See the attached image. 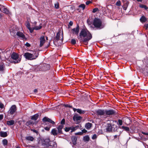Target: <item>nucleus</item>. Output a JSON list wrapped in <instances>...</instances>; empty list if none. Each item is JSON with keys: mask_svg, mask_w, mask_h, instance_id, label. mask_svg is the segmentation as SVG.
Wrapping results in <instances>:
<instances>
[{"mask_svg": "<svg viewBox=\"0 0 148 148\" xmlns=\"http://www.w3.org/2000/svg\"><path fill=\"white\" fill-rule=\"evenodd\" d=\"M45 129L46 130L49 131L50 130V127H46L45 128Z\"/></svg>", "mask_w": 148, "mask_h": 148, "instance_id": "nucleus-51", "label": "nucleus"}, {"mask_svg": "<svg viewBox=\"0 0 148 148\" xmlns=\"http://www.w3.org/2000/svg\"><path fill=\"white\" fill-rule=\"evenodd\" d=\"M90 139V138L88 135L85 136L83 137V140L85 141H88Z\"/></svg>", "mask_w": 148, "mask_h": 148, "instance_id": "nucleus-24", "label": "nucleus"}, {"mask_svg": "<svg viewBox=\"0 0 148 148\" xmlns=\"http://www.w3.org/2000/svg\"><path fill=\"white\" fill-rule=\"evenodd\" d=\"M47 140V141L48 142H49V140Z\"/></svg>", "mask_w": 148, "mask_h": 148, "instance_id": "nucleus-64", "label": "nucleus"}, {"mask_svg": "<svg viewBox=\"0 0 148 148\" xmlns=\"http://www.w3.org/2000/svg\"><path fill=\"white\" fill-rule=\"evenodd\" d=\"M25 45L26 46L28 47H30V44L27 42L25 44Z\"/></svg>", "mask_w": 148, "mask_h": 148, "instance_id": "nucleus-49", "label": "nucleus"}, {"mask_svg": "<svg viewBox=\"0 0 148 148\" xmlns=\"http://www.w3.org/2000/svg\"><path fill=\"white\" fill-rule=\"evenodd\" d=\"M77 112L80 114H83L86 112V111L85 110H83L81 109H78Z\"/></svg>", "mask_w": 148, "mask_h": 148, "instance_id": "nucleus-29", "label": "nucleus"}, {"mask_svg": "<svg viewBox=\"0 0 148 148\" xmlns=\"http://www.w3.org/2000/svg\"><path fill=\"white\" fill-rule=\"evenodd\" d=\"M26 139L28 140L31 141H33L34 140V138L33 137L31 136H28L26 137Z\"/></svg>", "mask_w": 148, "mask_h": 148, "instance_id": "nucleus-28", "label": "nucleus"}, {"mask_svg": "<svg viewBox=\"0 0 148 148\" xmlns=\"http://www.w3.org/2000/svg\"><path fill=\"white\" fill-rule=\"evenodd\" d=\"M97 138V135L96 134H94L92 136V139H95Z\"/></svg>", "mask_w": 148, "mask_h": 148, "instance_id": "nucleus-46", "label": "nucleus"}, {"mask_svg": "<svg viewBox=\"0 0 148 148\" xmlns=\"http://www.w3.org/2000/svg\"><path fill=\"white\" fill-rule=\"evenodd\" d=\"M92 124L90 123H88L86 124L85 127L87 129H89L92 127Z\"/></svg>", "mask_w": 148, "mask_h": 148, "instance_id": "nucleus-16", "label": "nucleus"}, {"mask_svg": "<svg viewBox=\"0 0 148 148\" xmlns=\"http://www.w3.org/2000/svg\"><path fill=\"white\" fill-rule=\"evenodd\" d=\"M72 142L74 145L77 143V138L75 136H73L71 138Z\"/></svg>", "mask_w": 148, "mask_h": 148, "instance_id": "nucleus-18", "label": "nucleus"}, {"mask_svg": "<svg viewBox=\"0 0 148 148\" xmlns=\"http://www.w3.org/2000/svg\"><path fill=\"white\" fill-rule=\"evenodd\" d=\"M4 107V105L1 103H0V108L2 109Z\"/></svg>", "mask_w": 148, "mask_h": 148, "instance_id": "nucleus-44", "label": "nucleus"}, {"mask_svg": "<svg viewBox=\"0 0 148 148\" xmlns=\"http://www.w3.org/2000/svg\"><path fill=\"white\" fill-rule=\"evenodd\" d=\"M34 124V123L31 120L29 121L28 122H27L26 123V124L27 125H33Z\"/></svg>", "mask_w": 148, "mask_h": 148, "instance_id": "nucleus-33", "label": "nucleus"}, {"mask_svg": "<svg viewBox=\"0 0 148 148\" xmlns=\"http://www.w3.org/2000/svg\"><path fill=\"white\" fill-rule=\"evenodd\" d=\"M4 66L3 64H0V71L3 72L4 70Z\"/></svg>", "mask_w": 148, "mask_h": 148, "instance_id": "nucleus-26", "label": "nucleus"}, {"mask_svg": "<svg viewBox=\"0 0 148 148\" xmlns=\"http://www.w3.org/2000/svg\"><path fill=\"white\" fill-rule=\"evenodd\" d=\"M116 5L118 6H120L121 5V2L120 1H118L116 3Z\"/></svg>", "mask_w": 148, "mask_h": 148, "instance_id": "nucleus-40", "label": "nucleus"}, {"mask_svg": "<svg viewBox=\"0 0 148 148\" xmlns=\"http://www.w3.org/2000/svg\"><path fill=\"white\" fill-rule=\"evenodd\" d=\"M78 37L80 41L86 42L91 39L92 36L86 29H83L80 32Z\"/></svg>", "mask_w": 148, "mask_h": 148, "instance_id": "nucleus-1", "label": "nucleus"}, {"mask_svg": "<svg viewBox=\"0 0 148 148\" xmlns=\"http://www.w3.org/2000/svg\"><path fill=\"white\" fill-rule=\"evenodd\" d=\"M65 119H63L61 122V124H62V125L64 124H65Z\"/></svg>", "mask_w": 148, "mask_h": 148, "instance_id": "nucleus-43", "label": "nucleus"}, {"mask_svg": "<svg viewBox=\"0 0 148 148\" xmlns=\"http://www.w3.org/2000/svg\"><path fill=\"white\" fill-rule=\"evenodd\" d=\"M0 135L1 137H5L7 136V134L6 132H1Z\"/></svg>", "mask_w": 148, "mask_h": 148, "instance_id": "nucleus-19", "label": "nucleus"}, {"mask_svg": "<svg viewBox=\"0 0 148 148\" xmlns=\"http://www.w3.org/2000/svg\"><path fill=\"white\" fill-rule=\"evenodd\" d=\"M40 47H42L45 42V37L44 36H42L40 38Z\"/></svg>", "mask_w": 148, "mask_h": 148, "instance_id": "nucleus-11", "label": "nucleus"}, {"mask_svg": "<svg viewBox=\"0 0 148 148\" xmlns=\"http://www.w3.org/2000/svg\"><path fill=\"white\" fill-rule=\"evenodd\" d=\"M105 110L99 109L96 111V114L98 117L102 119L106 118Z\"/></svg>", "mask_w": 148, "mask_h": 148, "instance_id": "nucleus-3", "label": "nucleus"}, {"mask_svg": "<svg viewBox=\"0 0 148 148\" xmlns=\"http://www.w3.org/2000/svg\"><path fill=\"white\" fill-rule=\"evenodd\" d=\"M91 3V1H89L86 2V4L87 5H88Z\"/></svg>", "mask_w": 148, "mask_h": 148, "instance_id": "nucleus-48", "label": "nucleus"}, {"mask_svg": "<svg viewBox=\"0 0 148 148\" xmlns=\"http://www.w3.org/2000/svg\"><path fill=\"white\" fill-rule=\"evenodd\" d=\"M82 119V117L81 116L75 115L73 117V119L74 121L79 120H81Z\"/></svg>", "mask_w": 148, "mask_h": 148, "instance_id": "nucleus-20", "label": "nucleus"}, {"mask_svg": "<svg viewBox=\"0 0 148 148\" xmlns=\"http://www.w3.org/2000/svg\"><path fill=\"white\" fill-rule=\"evenodd\" d=\"M38 53L35 51H32L30 53L26 52L23 55L26 59L29 60H35L38 57Z\"/></svg>", "mask_w": 148, "mask_h": 148, "instance_id": "nucleus-2", "label": "nucleus"}, {"mask_svg": "<svg viewBox=\"0 0 148 148\" xmlns=\"http://www.w3.org/2000/svg\"><path fill=\"white\" fill-rule=\"evenodd\" d=\"M79 7L82 8L83 10H84L85 8V5L84 4H81L79 6Z\"/></svg>", "mask_w": 148, "mask_h": 148, "instance_id": "nucleus-35", "label": "nucleus"}, {"mask_svg": "<svg viewBox=\"0 0 148 148\" xmlns=\"http://www.w3.org/2000/svg\"><path fill=\"white\" fill-rule=\"evenodd\" d=\"M139 7H140V8H144L145 10H147L148 9V8L147 6H146V5H143L142 4H140L139 5Z\"/></svg>", "mask_w": 148, "mask_h": 148, "instance_id": "nucleus-31", "label": "nucleus"}, {"mask_svg": "<svg viewBox=\"0 0 148 148\" xmlns=\"http://www.w3.org/2000/svg\"><path fill=\"white\" fill-rule=\"evenodd\" d=\"M99 11L98 9L97 8H94L93 9V11H92V12L93 13H95L96 12H97V11Z\"/></svg>", "mask_w": 148, "mask_h": 148, "instance_id": "nucleus-38", "label": "nucleus"}, {"mask_svg": "<svg viewBox=\"0 0 148 148\" xmlns=\"http://www.w3.org/2000/svg\"><path fill=\"white\" fill-rule=\"evenodd\" d=\"M36 23H37V22H34V25H36Z\"/></svg>", "mask_w": 148, "mask_h": 148, "instance_id": "nucleus-62", "label": "nucleus"}, {"mask_svg": "<svg viewBox=\"0 0 148 148\" xmlns=\"http://www.w3.org/2000/svg\"><path fill=\"white\" fill-rule=\"evenodd\" d=\"M42 24H40L39 26L34 27V29L36 30H38L42 28Z\"/></svg>", "mask_w": 148, "mask_h": 148, "instance_id": "nucleus-30", "label": "nucleus"}, {"mask_svg": "<svg viewBox=\"0 0 148 148\" xmlns=\"http://www.w3.org/2000/svg\"><path fill=\"white\" fill-rule=\"evenodd\" d=\"M138 1L141 2L143 0H137Z\"/></svg>", "mask_w": 148, "mask_h": 148, "instance_id": "nucleus-63", "label": "nucleus"}, {"mask_svg": "<svg viewBox=\"0 0 148 148\" xmlns=\"http://www.w3.org/2000/svg\"><path fill=\"white\" fill-rule=\"evenodd\" d=\"M34 92L35 93H36L37 92V89H34Z\"/></svg>", "mask_w": 148, "mask_h": 148, "instance_id": "nucleus-59", "label": "nucleus"}, {"mask_svg": "<svg viewBox=\"0 0 148 148\" xmlns=\"http://www.w3.org/2000/svg\"><path fill=\"white\" fill-rule=\"evenodd\" d=\"M127 5L126 6H124L123 5V9L125 10H126L127 9Z\"/></svg>", "mask_w": 148, "mask_h": 148, "instance_id": "nucleus-52", "label": "nucleus"}, {"mask_svg": "<svg viewBox=\"0 0 148 148\" xmlns=\"http://www.w3.org/2000/svg\"><path fill=\"white\" fill-rule=\"evenodd\" d=\"M145 27L146 28H148V24H145Z\"/></svg>", "mask_w": 148, "mask_h": 148, "instance_id": "nucleus-58", "label": "nucleus"}, {"mask_svg": "<svg viewBox=\"0 0 148 148\" xmlns=\"http://www.w3.org/2000/svg\"><path fill=\"white\" fill-rule=\"evenodd\" d=\"M28 29L29 30V32L31 33H32L33 32L34 30V27L33 28H31V27H30L29 28H28Z\"/></svg>", "mask_w": 148, "mask_h": 148, "instance_id": "nucleus-37", "label": "nucleus"}, {"mask_svg": "<svg viewBox=\"0 0 148 148\" xmlns=\"http://www.w3.org/2000/svg\"><path fill=\"white\" fill-rule=\"evenodd\" d=\"M0 6H1V7H0V11H1L2 10V6H3L1 5H0Z\"/></svg>", "mask_w": 148, "mask_h": 148, "instance_id": "nucleus-60", "label": "nucleus"}, {"mask_svg": "<svg viewBox=\"0 0 148 148\" xmlns=\"http://www.w3.org/2000/svg\"><path fill=\"white\" fill-rule=\"evenodd\" d=\"M60 34L61 32H58L54 39L53 42L55 45L57 44V43L58 42V41L60 40L61 42H62L63 39V34H61V36H60Z\"/></svg>", "mask_w": 148, "mask_h": 148, "instance_id": "nucleus-5", "label": "nucleus"}, {"mask_svg": "<svg viewBox=\"0 0 148 148\" xmlns=\"http://www.w3.org/2000/svg\"><path fill=\"white\" fill-rule=\"evenodd\" d=\"M73 108V110L74 112H75L76 111L77 112L78 109H77L73 108Z\"/></svg>", "mask_w": 148, "mask_h": 148, "instance_id": "nucleus-54", "label": "nucleus"}, {"mask_svg": "<svg viewBox=\"0 0 148 148\" xmlns=\"http://www.w3.org/2000/svg\"><path fill=\"white\" fill-rule=\"evenodd\" d=\"M38 116L39 115L38 114H36L32 116L31 119L32 120L35 121L38 119Z\"/></svg>", "mask_w": 148, "mask_h": 148, "instance_id": "nucleus-23", "label": "nucleus"}, {"mask_svg": "<svg viewBox=\"0 0 148 148\" xmlns=\"http://www.w3.org/2000/svg\"><path fill=\"white\" fill-rule=\"evenodd\" d=\"M82 134L83 133L81 132H77L75 134L76 135H82Z\"/></svg>", "mask_w": 148, "mask_h": 148, "instance_id": "nucleus-45", "label": "nucleus"}, {"mask_svg": "<svg viewBox=\"0 0 148 148\" xmlns=\"http://www.w3.org/2000/svg\"><path fill=\"white\" fill-rule=\"evenodd\" d=\"M79 126L77 125L75 127H71V132H73L75 130L79 128Z\"/></svg>", "mask_w": 148, "mask_h": 148, "instance_id": "nucleus-25", "label": "nucleus"}, {"mask_svg": "<svg viewBox=\"0 0 148 148\" xmlns=\"http://www.w3.org/2000/svg\"><path fill=\"white\" fill-rule=\"evenodd\" d=\"M87 132V130H86L85 129H84L82 130V132L83 133H86Z\"/></svg>", "mask_w": 148, "mask_h": 148, "instance_id": "nucleus-53", "label": "nucleus"}, {"mask_svg": "<svg viewBox=\"0 0 148 148\" xmlns=\"http://www.w3.org/2000/svg\"><path fill=\"white\" fill-rule=\"evenodd\" d=\"M140 21L142 23L145 22L146 21V18L144 16H143L140 19Z\"/></svg>", "mask_w": 148, "mask_h": 148, "instance_id": "nucleus-27", "label": "nucleus"}, {"mask_svg": "<svg viewBox=\"0 0 148 148\" xmlns=\"http://www.w3.org/2000/svg\"><path fill=\"white\" fill-rule=\"evenodd\" d=\"M129 3L128 1H126L125 2H124V5L123 6H126L127 5V7Z\"/></svg>", "mask_w": 148, "mask_h": 148, "instance_id": "nucleus-47", "label": "nucleus"}, {"mask_svg": "<svg viewBox=\"0 0 148 148\" xmlns=\"http://www.w3.org/2000/svg\"><path fill=\"white\" fill-rule=\"evenodd\" d=\"M1 12L6 14H8L9 13V10L5 8L3 6H2V10Z\"/></svg>", "mask_w": 148, "mask_h": 148, "instance_id": "nucleus-14", "label": "nucleus"}, {"mask_svg": "<svg viewBox=\"0 0 148 148\" xmlns=\"http://www.w3.org/2000/svg\"><path fill=\"white\" fill-rule=\"evenodd\" d=\"M79 28L78 25H77L76 28H74L71 30V32L74 34L78 35L79 31Z\"/></svg>", "mask_w": 148, "mask_h": 148, "instance_id": "nucleus-10", "label": "nucleus"}, {"mask_svg": "<svg viewBox=\"0 0 148 148\" xmlns=\"http://www.w3.org/2000/svg\"><path fill=\"white\" fill-rule=\"evenodd\" d=\"M71 127H66L65 129V131L66 132H68L71 130Z\"/></svg>", "mask_w": 148, "mask_h": 148, "instance_id": "nucleus-42", "label": "nucleus"}, {"mask_svg": "<svg viewBox=\"0 0 148 148\" xmlns=\"http://www.w3.org/2000/svg\"><path fill=\"white\" fill-rule=\"evenodd\" d=\"M51 133L54 136H56L59 133L57 130L55 128L52 130Z\"/></svg>", "mask_w": 148, "mask_h": 148, "instance_id": "nucleus-15", "label": "nucleus"}, {"mask_svg": "<svg viewBox=\"0 0 148 148\" xmlns=\"http://www.w3.org/2000/svg\"><path fill=\"white\" fill-rule=\"evenodd\" d=\"M14 123V121L13 120H11L7 121V124L9 125H13Z\"/></svg>", "mask_w": 148, "mask_h": 148, "instance_id": "nucleus-22", "label": "nucleus"}, {"mask_svg": "<svg viewBox=\"0 0 148 148\" xmlns=\"http://www.w3.org/2000/svg\"><path fill=\"white\" fill-rule=\"evenodd\" d=\"M114 122H116L112 120H110V123H108L106 127L107 131L108 132H111L112 130V129L114 126Z\"/></svg>", "mask_w": 148, "mask_h": 148, "instance_id": "nucleus-7", "label": "nucleus"}, {"mask_svg": "<svg viewBox=\"0 0 148 148\" xmlns=\"http://www.w3.org/2000/svg\"><path fill=\"white\" fill-rule=\"evenodd\" d=\"M26 26L28 29L30 27V24L28 22L26 23Z\"/></svg>", "mask_w": 148, "mask_h": 148, "instance_id": "nucleus-39", "label": "nucleus"}, {"mask_svg": "<svg viewBox=\"0 0 148 148\" xmlns=\"http://www.w3.org/2000/svg\"><path fill=\"white\" fill-rule=\"evenodd\" d=\"M76 40L75 39H72L71 40V43L73 44H75L76 43Z\"/></svg>", "mask_w": 148, "mask_h": 148, "instance_id": "nucleus-41", "label": "nucleus"}, {"mask_svg": "<svg viewBox=\"0 0 148 148\" xmlns=\"http://www.w3.org/2000/svg\"><path fill=\"white\" fill-rule=\"evenodd\" d=\"M11 58L13 60L14 63L20 62L21 60V58L19 57L18 55L15 53H13L11 54Z\"/></svg>", "mask_w": 148, "mask_h": 148, "instance_id": "nucleus-6", "label": "nucleus"}, {"mask_svg": "<svg viewBox=\"0 0 148 148\" xmlns=\"http://www.w3.org/2000/svg\"><path fill=\"white\" fill-rule=\"evenodd\" d=\"M105 111L106 118L114 115L116 112L115 111L113 110H105Z\"/></svg>", "mask_w": 148, "mask_h": 148, "instance_id": "nucleus-8", "label": "nucleus"}, {"mask_svg": "<svg viewBox=\"0 0 148 148\" xmlns=\"http://www.w3.org/2000/svg\"><path fill=\"white\" fill-rule=\"evenodd\" d=\"M55 7L56 9H58L59 8V4L58 2L55 3Z\"/></svg>", "mask_w": 148, "mask_h": 148, "instance_id": "nucleus-34", "label": "nucleus"}, {"mask_svg": "<svg viewBox=\"0 0 148 148\" xmlns=\"http://www.w3.org/2000/svg\"><path fill=\"white\" fill-rule=\"evenodd\" d=\"M2 143L4 146L8 144V141L7 140L4 139L3 140Z\"/></svg>", "mask_w": 148, "mask_h": 148, "instance_id": "nucleus-32", "label": "nucleus"}, {"mask_svg": "<svg viewBox=\"0 0 148 148\" xmlns=\"http://www.w3.org/2000/svg\"><path fill=\"white\" fill-rule=\"evenodd\" d=\"M69 24L70 26H72L73 25V22L72 21H70L69 23Z\"/></svg>", "mask_w": 148, "mask_h": 148, "instance_id": "nucleus-57", "label": "nucleus"}, {"mask_svg": "<svg viewBox=\"0 0 148 148\" xmlns=\"http://www.w3.org/2000/svg\"><path fill=\"white\" fill-rule=\"evenodd\" d=\"M63 127V125H60L57 127L58 132L59 134H62V129Z\"/></svg>", "mask_w": 148, "mask_h": 148, "instance_id": "nucleus-17", "label": "nucleus"}, {"mask_svg": "<svg viewBox=\"0 0 148 148\" xmlns=\"http://www.w3.org/2000/svg\"><path fill=\"white\" fill-rule=\"evenodd\" d=\"M42 121L43 122H48L53 124H55V122L54 121L47 117H44L42 119Z\"/></svg>", "mask_w": 148, "mask_h": 148, "instance_id": "nucleus-12", "label": "nucleus"}, {"mask_svg": "<svg viewBox=\"0 0 148 148\" xmlns=\"http://www.w3.org/2000/svg\"><path fill=\"white\" fill-rule=\"evenodd\" d=\"M119 128L120 129H123L127 132H129L130 131L129 128L127 127H125L123 126L121 127H119Z\"/></svg>", "mask_w": 148, "mask_h": 148, "instance_id": "nucleus-21", "label": "nucleus"}, {"mask_svg": "<svg viewBox=\"0 0 148 148\" xmlns=\"http://www.w3.org/2000/svg\"><path fill=\"white\" fill-rule=\"evenodd\" d=\"M65 106L66 107H68L71 108H72V106H70V105H69L68 104H66V105H65Z\"/></svg>", "mask_w": 148, "mask_h": 148, "instance_id": "nucleus-50", "label": "nucleus"}, {"mask_svg": "<svg viewBox=\"0 0 148 148\" xmlns=\"http://www.w3.org/2000/svg\"><path fill=\"white\" fill-rule=\"evenodd\" d=\"M93 25L96 27L102 28L103 27L102 25V22L101 20L98 18H95L94 20Z\"/></svg>", "mask_w": 148, "mask_h": 148, "instance_id": "nucleus-4", "label": "nucleus"}, {"mask_svg": "<svg viewBox=\"0 0 148 148\" xmlns=\"http://www.w3.org/2000/svg\"><path fill=\"white\" fill-rule=\"evenodd\" d=\"M119 125H122L123 121L119 119L118 121Z\"/></svg>", "mask_w": 148, "mask_h": 148, "instance_id": "nucleus-36", "label": "nucleus"}, {"mask_svg": "<svg viewBox=\"0 0 148 148\" xmlns=\"http://www.w3.org/2000/svg\"><path fill=\"white\" fill-rule=\"evenodd\" d=\"M117 136H118V135H115L114 136V138H116Z\"/></svg>", "mask_w": 148, "mask_h": 148, "instance_id": "nucleus-61", "label": "nucleus"}, {"mask_svg": "<svg viewBox=\"0 0 148 148\" xmlns=\"http://www.w3.org/2000/svg\"><path fill=\"white\" fill-rule=\"evenodd\" d=\"M3 118V115H0V120H1Z\"/></svg>", "mask_w": 148, "mask_h": 148, "instance_id": "nucleus-55", "label": "nucleus"}, {"mask_svg": "<svg viewBox=\"0 0 148 148\" xmlns=\"http://www.w3.org/2000/svg\"><path fill=\"white\" fill-rule=\"evenodd\" d=\"M142 133L144 135L148 136V133H145V132H142Z\"/></svg>", "mask_w": 148, "mask_h": 148, "instance_id": "nucleus-56", "label": "nucleus"}, {"mask_svg": "<svg viewBox=\"0 0 148 148\" xmlns=\"http://www.w3.org/2000/svg\"><path fill=\"white\" fill-rule=\"evenodd\" d=\"M16 35L17 36L21 38L22 39L25 38V35L21 32H18L16 33Z\"/></svg>", "mask_w": 148, "mask_h": 148, "instance_id": "nucleus-13", "label": "nucleus"}, {"mask_svg": "<svg viewBox=\"0 0 148 148\" xmlns=\"http://www.w3.org/2000/svg\"><path fill=\"white\" fill-rule=\"evenodd\" d=\"M16 106L15 105H13L11 107L8 112L11 114H12L16 111Z\"/></svg>", "mask_w": 148, "mask_h": 148, "instance_id": "nucleus-9", "label": "nucleus"}]
</instances>
